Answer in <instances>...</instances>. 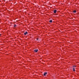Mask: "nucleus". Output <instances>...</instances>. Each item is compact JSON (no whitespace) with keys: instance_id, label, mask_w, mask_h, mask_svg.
I'll list each match as a JSON object with an SVG mask.
<instances>
[{"instance_id":"1","label":"nucleus","mask_w":79,"mask_h":79,"mask_svg":"<svg viewBox=\"0 0 79 79\" xmlns=\"http://www.w3.org/2000/svg\"><path fill=\"white\" fill-rule=\"evenodd\" d=\"M38 49H35L34 50V52H38Z\"/></svg>"},{"instance_id":"2","label":"nucleus","mask_w":79,"mask_h":79,"mask_svg":"<svg viewBox=\"0 0 79 79\" xmlns=\"http://www.w3.org/2000/svg\"><path fill=\"white\" fill-rule=\"evenodd\" d=\"M28 32L27 31H26L24 33V35H26V34H27Z\"/></svg>"},{"instance_id":"3","label":"nucleus","mask_w":79,"mask_h":79,"mask_svg":"<svg viewBox=\"0 0 79 79\" xmlns=\"http://www.w3.org/2000/svg\"><path fill=\"white\" fill-rule=\"evenodd\" d=\"M47 74V72H45L44 73V76H46V75Z\"/></svg>"},{"instance_id":"4","label":"nucleus","mask_w":79,"mask_h":79,"mask_svg":"<svg viewBox=\"0 0 79 79\" xmlns=\"http://www.w3.org/2000/svg\"><path fill=\"white\" fill-rule=\"evenodd\" d=\"M54 13H56V10H54Z\"/></svg>"},{"instance_id":"5","label":"nucleus","mask_w":79,"mask_h":79,"mask_svg":"<svg viewBox=\"0 0 79 79\" xmlns=\"http://www.w3.org/2000/svg\"><path fill=\"white\" fill-rule=\"evenodd\" d=\"M49 23H52V20H51L49 21Z\"/></svg>"},{"instance_id":"6","label":"nucleus","mask_w":79,"mask_h":79,"mask_svg":"<svg viewBox=\"0 0 79 79\" xmlns=\"http://www.w3.org/2000/svg\"><path fill=\"white\" fill-rule=\"evenodd\" d=\"M73 13H76V10H74L73 11Z\"/></svg>"},{"instance_id":"7","label":"nucleus","mask_w":79,"mask_h":79,"mask_svg":"<svg viewBox=\"0 0 79 79\" xmlns=\"http://www.w3.org/2000/svg\"><path fill=\"white\" fill-rule=\"evenodd\" d=\"M73 71H75V69L74 68H73Z\"/></svg>"},{"instance_id":"8","label":"nucleus","mask_w":79,"mask_h":79,"mask_svg":"<svg viewBox=\"0 0 79 79\" xmlns=\"http://www.w3.org/2000/svg\"><path fill=\"white\" fill-rule=\"evenodd\" d=\"M16 24H15L14 25V27H16Z\"/></svg>"},{"instance_id":"9","label":"nucleus","mask_w":79,"mask_h":79,"mask_svg":"<svg viewBox=\"0 0 79 79\" xmlns=\"http://www.w3.org/2000/svg\"><path fill=\"white\" fill-rule=\"evenodd\" d=\"M73 68H74V67H76V66H74V65L73 66Z\"/></svg>"},{"instance_id":"10","label":"nucleus","mask_w":79,"mask_h":79,"mask_svg":"<svg viewBox=\"0 0 79 79\" xmlns=\"http://www.w3.org/2000/svg\"><path fill=\"white\" fill-rule=\"evenodd\" d=\"M36 39L37 40H38L39 39V38H37Z\"/></svg>"},{"instance_id":"11","label":"nucleus","mask_w":79,"mask_h":79,"mask_svg":"<svg viewBox=\"0 0 79 79\" xmlns=\"http://www.w3.org/2000/svg\"><path fill=\"white\" fill-rule=\"evenodd\" d=\"M1 35H2L1 34H0V36H1Z\"/></svg>"}]
</instances>
